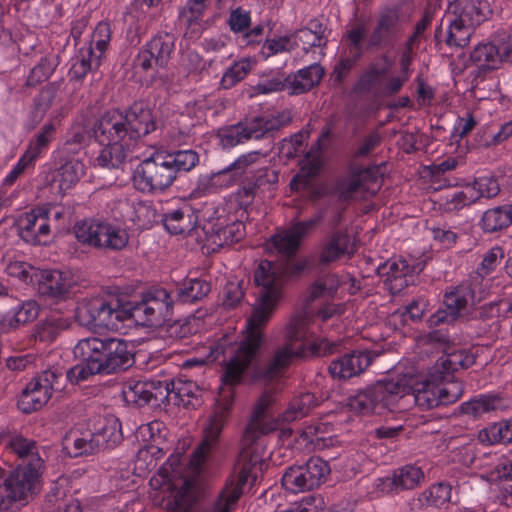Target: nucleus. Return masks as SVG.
<instances>
[{
	"label": "nucleus",
	"instance_id": "nucleus-41",
	"mask_svg": "<svg viewBox=\"0 0 512 512\" xmlns=\"http://www.w3.org/2000/svg\"><path fill=\"white\" fill-rule=\"evenodd\" d=\"M126 320L133 319L143 326H154L164 321V317L158 315L157 310L144 298L139 302L124 303Z\"/></svg>",
	"mask_w": 512,
	"mask_h": 512
},
{
	"label": "nucleus",
	"instance_id": "nucleus-45",
	"mask_svg": "<svg viewBox=\"0 0 512 512\" xmlns=\"http://www.w3.org/2000/svg\"><path fill=\"white\" fill-rule=\"evenodd\" d=\"M241 495L242 490L225 484L217 497L201 508L200 512H234Z\"/></svg>",
	"mask_w": 512,
	"mask_h": 512
},
{
	"label": "nucleus",
	"instance_id": "nucleus-9",
	"mask_svg": "<svg viewBox=\"0 0 512 512\" xmlns=\"http://www.w3.org/2000/svg\"><path fill=\"white\" fill-rule=\"evenodd\" d=\"M64 376V368L53 366L36 375L22 390L17 405L25 414L40 410L51 398L52 392L59 389V380Z\"/></svg>",
	"mask_w": 512,
	"mask_h": 512
},
{
	"label": "nucleus",
	"instance_id": "nucleus-5",
	"mask_svg": "<svg viewBox=\"0 0 512 512\" xmlns=\"http://www.w3.org/2000/svg\"><path fill=\"white\" fill-rule=\"evenodd\" d=\"M83 340L87 345L84 353L93 355L104 375L125 371L134 364L133 347L122 338L88 337Z\"/></svg>",
	"mask_w": 512,
	"mask_h": 512
},
{
	"label": "nucleus",
	"instance_id": "nucleus-24",
	"mask_svg": "<svg viewBox=\"0 0 512 512\" xmlns=\"http://www.w3.org/2000/svg\"><path fill=\"white\" fill-rule=\"evenodd\" d=\"M290 121L288 117L283 114L279 115H258L249 118H245L240 121L244 129L245 135L249 140H260L264 139L274 132L279 131L282 127L287 125Z\"/></svg>",
	"mask_w": 512,
	"mask_h": 512
},
{
	"label": "nucleus",
	"instance_id": "nucleus-49",
	"mask_svg": "<svg viewBox=\"0 0 512 512\" xmlns=\"http://www.w3.org/2000/svg\"><path fill=\"white\" fill-rule=\"evenodd\" d=\"M254 65V61L249 58H243L239 61L234 62L228 67L220 80V86L223 89H231L240 81L246 78L251 72Z\"/></svg>",
	"mask_w": 512,
	"mask_h": 512
},
{
	"label": "nucleus",
	"instance_id": "nucleus-4",
	"mask_svg": "<svg viewBox=\"0 0 512 512\" xmlns=\"http://www.w3.org/2000/svg\"><path fill=\"white\" fill-rule=\"evenodd\" d=\"M492 14L490 4L483 0H453L448 6L446 43L449 46L468 45L474 29Z\"/></svg>",
	"mask_w": 512,
	"mask_h": 512
},
{
	"label": "nucleus",
	"instance_id": "nucleus-16",
	"mask_svg": "<svg viewBox=\"0 0 512 512\" xmlns=\"http://www.w3.org/2000/svg\"><path fill=\"white\" fill-rule=\"evenodd\" d=\"M476 302L475 293L469 283H462L451 288L444 294L443 309L437 310L431 315L429 321L431 325H439L442 323H452L470 304Z\"/></svg>",
	"mask_w": 512,
	"mask_h": 512
},
{
	"label": "nucleus",
	"instance_id": "nucleus-23",
	"mask_svg": "<svg viewBox=\"0 0 512 512\" xmlns=\"http://www.w3.org/2000/svg\"><path fill=\"white\" fill-rule=\"evenodd\" d=\"M199 221V211L189 203H182L177 208L168 210L162 218L166 230L174 235L192 232Z\"/></svg>",
	"mask_w": 512,
	"mask_h": 512
},
{
	"label": "nucleus",
	"instance_id": "nucleus-2",
	"mask_svg": "<svg viewBox=\"0 0 512 512\" xmlns=\"http://www.w3.org/2000/svg\"><path fill=\"white\" fill-rule=\"evenodd\" d=\"M286 273L287 269L280 264L262 260L254 272L258 292L252 315L246 321L244 339L240 343H233L229 337L224 336L209 346L206 359L189 358L184 366H203L206 362H214L223 356V361H227L222 375L224 385L239 384L263 343V329L281 298Z\"/></svg>",
	"mask_w": 512,
	"mask_h": 512
},
{
	"label": "nucleus",
	"instance_id": "nucleus-42",
	"mask_svg": "<svg viewBox=\"0 0 512 512\" xmlns=\"http://www.w3.org/2000/svg\"><path fill=\"white\" fill-rule=\"evenodd\" d=\"M261 156L259 151H251L239 156L233 163L213 175V180L225 179V185H232L238 177L255 164Z\"/></svg>",
	"mask_w": 512,
	"mask_h": 512
},
{
	"label": "nucleus",
	"instance_id": "nucleus-35",
	"mask_svg": "<svg viewBox=\"0 0 512 512\" xmlns=\"http://www.w3.org/2000/svg\"><path fill=\"white\" fill-rule=\"evenodd\" d=\"M245 235V225L241 221L234 220L224 225L221 217L217 218V222L211 227V242L219 247L231 245L240 241Z\"/></svg>",
	"mask_w": 512,
	"mask_h": 512
},
{
	"label": "nucleus",
	"instance_id": "nucleus-12",
	"mask_svg": "<svg viewBox=\"0 0 512 512\" xmlns=\"http://www.w3.org/2000/svg\"><path fill=\"white\" fill-rule=\"evenodd\" d=\"M176 37L172 33L159 32L138 52L133 60L135 69L143 72L165 68L175 50Z\"/></svg>",
	"mask_w": 512,
	"mask_h": 512
},
{
	"label": "nucleus",
	"instance_id": "nucleus-53",
	"mask_svg": "<svg viewBox=\"0 0 512 512\" xmlns=\"http://www.w3.org/2000/svg\"><path fill=\"white\" fill-rule=\"evenodd\" d=\"M314 406V396L310 393L302 394L299 398L294 399L286 411L282 414L281 420L286 423L293 422L308 415Z\"/></svg>",
	"mask_w": 512,
	"mask_h": 512
},
{
	"label": "nucleus",
	"instance_id": "nucleus-1",
	"mask_svg": "<svg viewBox=\"0 0 512 512\" xmlns=\"http://www.w3.org/2000/svg\"><path fill=\"white\" fill-rule=\"evenodd\" d=\"M306 321L302 317L293 318L286 326L285 342L279 346L268 363L255 371V378L271 387L259 396L255 402L249 423L243 434V447L235 465L234 474L226 482L233 488L243 491L247 483L253 484L262 472L264 464L263 446L257 440L277 429L276 422L267 421L269 410L276 402L280 390V379L292 361L306 356Z\"/></svg>",
	"mask_w": 512,
	"mask_h": 512
},
{
	"label": "nucleus",
	"instance_id": "nucleus-26",
	"mask_svg": "<svg viewBox=\"0 0 512 512\" xmlns=\"http://www.w3.org/2000/svg\"><path fill=\"white\" fill-rule=\"evenodd\" d=\"M355 251L356 246L350 236L346 232L337 231L332 233L323 243L318 256V263L328 265L346 255H353Z\"/></svg>",
	"mask_w": 512,
	"mask_h": 512
},
{
	"label": "nucleus",
	"instance_id": "nucleus-64",
	"mask_svg": "<svg viewBox=\"0 0 512 512\" xmlns=\"http://www.w3.org/2000/svg\"><path fill=\"white\" fill-rule=\"evenodd\" d=\"M61 331V322L58 319H47L39 322L33 330V337L44 343L53 342Z\"/></svg>",
	"mask_w": 512,
	"mask_h": 512
},
{
	"label": "nucleus",
	"instance_id": "nucleus-34",
	"mask_svg": "<svg viewBox=\"0 0 512 512\" xmlns=\"http://www.w3.org/2000/svg\"><path fill=\"white\" fill-rule=\"evenodd\" d=\"M506 407L505 401L495 394H481L460 405L461 413L474 419L485 414L502 410Z\"/></svg>",
	"mask_w": 512,
	"mask_h": 512
},
{
	"label": "nucleus",
	"instance_id": "nucleus-47",
	"mask_svg": "<svg viewBox=\"0 0 512 512\" xmlns=\"http://www.w3.org/2000/svg\"><path fill=\"white\" fill-rule=\"evenodd\" d=\"M299 468L310 490L322 485L330 474L329 464L320 457H311Z\"/></svg>",
	"mask_w": 512,
	"mask_h": 512
},
{
	"label": "nucleus",
	"instance_id": "nucleus-27",
	"mask_svg": "<svg viewBox=\"0 0 512 512\" xmlns=\"http://www.w3.org/2000/svg\"><path fill=\"white\" fill-rule=\"evenodd\" d=\"M424 480V472L414 464H407L394 470L391 477L383 480V490L398 492L414 489Z\"/></svg>",
	"mask_w": 512,
	"mask_h": 512
},
{
	"label": "nucleus",
	"instance_id": "nucleus-20",
	"mask_svg": "<svg viewBox=\"0 0 512 512\" xmlns=\"http://www.w3.org/2000/svg\"><path fill=\"white\" fill-rule=\"evenodd\" d=\"M19 236L32 245L45 244L50 236L48 212L44 209H33L24 213L18 220Z\"/></svg>",
	"mask_w": 512,
	"mask_h": 512
},
{
	"label": "nucleus",
	"instance_id": "nucleus-55",
	"mask_svg": "<svg viewBox=\"0 0 512 512\" xmlns=\"http://www.w3.org/2000/svg\"><path fill=\"white\" fill-rule=\"evenodd\" d=\"M131 208L133 209V214L130 216V220L139 228L147 229L157 221V211L151 202H133Z\"/></svg>",
	"mask_w": 512,
	"mask_h": 512
},
{
	"label": "nucleus",
	"instance_id": "nucleus-36",
	"mask_svg": "<svg viewBox=\"0 0 512 512\" xmlns=\"http://www.w3.org/2000/svg\"><path fill=\"white\" fill-rule=\"evenodd\" d=\"M98 156L95 158V165L105 169H119L125 164L127 156L134 150L133 145L124 146L120 143L102 144Z\"/></svg>",
	"mask_w": 512,
	"mask_h": 512
},
{
	"label": "nucleus",
	"instance_id": "nucleus-62",
	"mask_svg": "<svg viewBox=\"0 0 512 512\" xmlns=\"http://www.w3.org/2000/svg\"><path fill=\"white\" fill-rule=\"evenodd\" d=\"M339 285L340 282L337 275H325L316 280L315 283L310 287L309 298L310 300H315L319 297L331 296L336 293Z\"/></svg>",
	"mask_w": 512,
	"mask_h": 512
},
{
	"label": "nucleus",
	"instance_id": "nucleus-33",
	"mask_svg": "<svg viewBox=\"0 0 512 512\" xmlns=\"http://www.w3.org/2000/svg\"><path fill=\"white\" fill-rule=\"evenodd\" d=\"M324 75L321 65L313 63L288 76L289 93L299 95L318 85Z\"/></svg>",
	"mask_w": 512,
	"mask_h": 512
},
{
	"label": "nucleus",
	"instance_id": "nucleus-54",
	"mask_svg": "<svg viewBox=\"0 0 512 512\" xmlns=\"http://www.w3.org/2000/svg\"><path fill=\"white\" fill-rule=\"evenodd\" d=\"M57 65V56L46 55L42 57L39 62L32 68L27 79V84L29 86H35L48 80L53 74Z\"/></svg>",
	"mask_w": 512,
	"mask_h": 512
},
{
	"label": "nucleus",
	"instance_id": "nucleus-7",
	"mask_svg": "<svg viewBox=\"0 0 512 512\" xmlns=\"http://www.w3.org/2000/svg\"><path fill=\"white\" fill-rule=\"evenodd\" d=\"M75 316L80 325L89 329H117L120 323L126 321L124 303L119 299L103 297L85 298L80 301Z\"/></svg>",
	"mask_w": 512,
	"mask_h": 512
},
{
	"label": "nucleus",
	"instance_id": "nucleus-31",
	"mask_svg": "<svg viewBox=\"0 0 512 512\" xmlns=\"http://www.w3.org/2000/svg\"><path fill=\"white\" fill-rule=\"evenodd\" d=\"M452 487L447 483H437L410 500V512H418L425 506L442 507L451 500Z\"/></svg>",
	"mask_w": 512,
	"mask_h": 512
},
{
	"label": "nucleus",
	"instance_id": "nucleus-58",
	"mask_svg": "<svg viewBox=\"0 0 512 512\" xmlns=\"http://www.w3.org/2000/svg\"><path fill=\"white\" fill-rule=\"evenodd\" d=\"M211 290L210 283L204 279H190L178 292L182 302H195L206 297Z\"/></svg>",
	"mask_w": 512,
	"mask_h": 512
},
{
	"label": "nucleus",
	"instance_id": "nucleus-6",
	"mask_svg": "<svg viewBox=\"0 0 512 512\" xmlns=\"http://www.w3.org/2000/svg\"><path fill=\"white\" fill-rule=\"evenodd\" d=\"M73 233L81 244L105 251H121L129 242L124 228L95 218L76 222Z\"/></svg>",
	"mask_w": 512,
	"mask_h": 512
},
{
	"label": "nucleus",
	"instance_id": "nucleus-3",
	"mask_svg": "<svg viewBox=\"0 0 512 512\" xmlns=\"http://www.w3.org/2000/svg\"><path fill=\"white\" fill-rule=\"evenodd\" d=\"M198 162V154L191 149L154 152L137 165L133 174L134 187L142 193L163 192L179 173L192 170Z\"/></svg>",
	"mask_w": 512,
	"mask_h": 512
},
{
	"label": "nucleus",
	"instance_id": "nucleus-19",
	"mask_svg": "<svg viewBox=\"0 0 512 512\" xmlns=\"http://www.w3.org/2000/svg\"><path fill=\"white\" fill-rule=\"evenodd\" d=\"M5 449L14 455L16 467H23L35 472H42L44 460L42 459L37 442L20 434L8 435L5 440Z\"/></svg>",
	"mask_w": 512,
	"mask_h": 512
},
{
	"label": "nucleus",
	"instance_id": "nucleus-60",
	"mask_svg": "<svg viewBox=\"0 0 512 512\" xmlns=\"http://www.w3.org/2000/svg\"><path fill=\"white\" fill-rule=\"evenodd\" d=\"M295 49V42L291 33L272 39H267L261 47V54L269 58L279 53L291 52Z\"/></svg>",
	"mask_w": 512,
	"mask_h": 512
},
{
	"label": "nucleus",
	"instance_id": "nucleus-17",
	"mask_svg": "<svg viewBox=\"0 0 512 512\" xmlns=\"http://www.w3.org/2000/svg\"><path fill=\"white\" fill-rule=\"evenodd\" d=\"M93 135L99 144L120 143L132 145L123 112L111 109L104 112L93 125Z\"/></svg>",
	"mask_w": 512,
	"mask_h": 512
},
{
	"label": "nucleus",
	"instance_id": "nucleus-61",
	"mask_svg": "<svg viewBox=\"0 0 512 512\" xmlns=\"http://www.w3.org/2000/svg\"><path fill=\"white\" fill-rule=\"evenodd\" d=\"M475 363V357L465 350L454 351L441 358V364L447 372L467 369Z\"/></svg>",
	"mask_w": 512,
	"mask_h": 512
},
{
	"label": "nucleus",
	"instance_id": "nucleus-46",
	"mask_svg": "<svg viewBox=\"0 0 512 512\" xmlns=\"http://www.w3.org/2000/svg\"><path fill=\"white\" fill-rule=\"evenodd\" d=\"M478 440L487 445L512 443V419L490 424L478 433Z\"/></svg>",
	"mask_w": 512,
	"mask_h": 512
},
{
	"label": "nucleus",
	"instance_id": "nucleus-32",
	"mask_svg": "<svg viewBox=\"0 0 512 512\" xmlns=\"http://www.w3.org/2000/svg\"><path fill=\"white\" fill-rule=\"evenodd\" d=\"M87 345L83 339L79 340L74 347V355L78 357L81 362L71 367L69 370H64V375L71 383H79L80 381L88 379L90 376L95 374H102L100 368L97 367L93 355H86L84 349Z\"/></svg>",
	"mask_w": 512,
	"mask_h": 512
},
{
	"label": "nucleus",
	"instance_id": "nucleus-43",
	"mask_svg": "<svg viewBox=\"0 0 512 512\" xmlns=\"http://www.w3.org/2000/svg\"><path fill=\"white\" fill-rule=\"evenodd\" d=\"M172 401L176 405L195 408L200 404V389L190 380H171Z\"/></svg>",
	"mask_w": 512,
	"mask_h": 512
},
{
	"label": "nucleus",
	"instance_id": "nucleus-8",
	"mask_svg": "<svg viewBox=\"0 0 512 512\" xmlns=\"http://www.w3.org/2000/svg\"><path fill=\"white\" fill-rule=\"evenodd\" d=\"M404 388L395 380L379 381L366 389L357 391L349 397V408L363 415L382 413L384 410L397 409Z\"/></svg>",
	"mask_w": 512,
	"mask_h": 512
},
{
	"label": "nucleus",
	"instance_id": "nucleus-28",
	"mask_svg": "<svg viewBox=\"0 0 512 512\" xmlns=\"http://www.w3.org/2000/svg\"><path fill=\"white\" fill-rule=\"evenodd\" d=\"M40 307L34 300H26L6 312L0 320V330L8 333L22 325L34 321L39 314Z\"/></svg>",
	"mask_w": 512,
	"mask_h": 512
},
{
	"label": "nucleus",
	"instance_id": "nucleus-63",
	"mask_svg": "<svg viewBox=\"0 0 512 512\" xmlns=\"http://www.w3.org/2000/svg\"><path fill=\"white\" fill-rule=\"evenodd\" d=\"M165 426L161 421H152L150 423L141 425L138 428L137 434L138 437L142 439V441L150 443L152 449H157L158 452H161V449L156 446L159 444L160 440L164 438Z\"/></svg>",
	"mask_w": 512,
	"mask_h": 512
},
{
	"label": "nucleus",
	"instance_id": "nucleus-56",
	"mask_svg": "<svg viewBox=\"0 0 512 512\" xmlns=\"http://www.w3.org/2000/svg\"><path fill=\"white\" fill-rule=\"evenodd\" d=\"M55 132L56 126L53 122L45 123L35 138L29 142L25 152L36 160L42 151L47 149L55 135Z\"/></svg>",
	"mask_w": 512,
	"mask_h": 512
},
{
	"label": "nucleus",
	"instance_id": "nucleus-13",
	"mask_svg": "<svg viewBox=\"0 0 512 512\" xmlns=\"http://www.w3.org/2000/svg\"><path fill=\"white\" fill-rule=\"evenodd\" d=\"M366 36L367 28L364 23H355L343 35L342 41L345 45L343 54L331 74V79L335 84H342L364 55V39Z\"/></svg>",
	"mask_w": 512,
	"mask_h": 512
},
{
	"label": "nucleus",
	"instance_id": "nucleus-25",
	"mask_svg": "<svg viewBox=\"0 0 512 512\" xmlns=\"http://www.w3.org/2000/svg\"><path fill=\"white\" fill-rule=\"evenodd\" d=\"M370 363L369 353L353 351L333 360L329 365V372L333 378L350 379L364 372Z\"/></svg>",
	"mask_w": 512,
	"mask_h": 512
},
{
	"label": "nucleus",
	"instance_id": "nucleus-22",
	"mask_svg": "<svg viewBox=\"0 0 512 512\" xmlns=\"http://www.w3.org/2000/svg\"><path fill=\"white\" fill-rule=\"evenodd\" d=\"M377 271L380 276L386 277L385 282L389 284L390 290L399 293L413 282L414 275L420 272L421 268L419 264L411 265L400 257L381 264Z\"/></svg>",
	"mask_w": 512,
	"mask_h": 512
},
{
	"label": "nucleus",
	"instance_id": "nucleus-30",
	"mask_svg": "<svg viewBox=\"0 0 512 512\" xmlns=\"http://www.w3.org/2000/svg\"><path fill=\"white\" fill-rule=\"evenodd\" d=\"M38 281V291L42 296L60 299L69 293L71 281L68 275L58 270L43 271L35 276Z\"/></svg>",
	"mask_w": 512,
	"mask_h": 512
},
{
	"label": "nucleus",
	"instance_id": "nucleus-39",
	"mask_svg": "<svg viewBox=\"0 0 512 512\" xmlns=\"http://www.w3.org/2000/svg\"><path fill=\"white\" fill-rule=\"evenodd\" d=\"M85 171L86 167L82 161L71 159L57 169L54 181L58 183L59 190L65 194L80 181Z\"/></svg>",
	"mask_w": 512,
	"mask_h": 512
},
{
	"label": "nucleus",
	"instance_id": "nucleus-21",
	"mask_svg": "<svg viewBox=\"0 0 512 512\" xmlns=\"http://www.w3.org/2000/svg\"><path fill=\"white\" fill-rule=\"evenodd\" d=\"M131 144L136 147L139 140L157 128L152 110L143 102L132 104L123 112Z\"/></svg>",
	"mask_w": 512,
	"mask_h": 512
},
{
	"label": "nucleus",
	"instance_id": "nucleus-48",
	"mask_svg": "<svg viewBox=\"0 0 512 512\" xmlns=\"http://www.w3.org/2000/svg\"><path fill=\"white\" fill-rule=\"evenodd\" d=\"M150 381L129 380L122 389V394L127 403L144 406L151 402Z\"/></svg>",
	"mask_w": 512,
	"mask_h": 512
},
{
	"label": "nucleus",
	"instance_id": "nucleus-44",
	"mask_svg": "<svg viewBox=\"0 0 512 512\" xmlns=\"http://www.w3.org/2000/svg\"><path fill=\"white\" fill-rule=\"evenodd\" d=\"M471 60L480 68L495 69L501 61H507L503 54V45L497 47L493 43L477 45L470 55Z\"/></svg>",
	"mask_w": 512,
	"mask_h": 512
},
{
	"label": "nucleus",
	"instance_id": "nucleus-15",
	"mask_svg": "<svg viewBox=\"0 0 512 512\" xmlns=\"http://www.w3.org/2000/svg\"><path fill=\"white\" fill-rule=\"evenodd\" d=\"M381 181L375 167L355 171L339 184V197L345 201L367 199L380 189Z\"/></svg>",
	"mask_w": 512,
	"mask_h": 512
},
{
	"label": "nucleus",
	"instance_id": "nucleus-14",
	"mask_svg": "<svg viewBox=\"0 0 512 512\" xmlns=\"http://www.w3.org/2000/svg\"><path fill=\"white\" fill-rule=\"evenodd\" d=\"M401 32L399 10L393 7L384 8L376 16L375 24L364 43V51L393 47Z\"/></svg>",
	"mask_w": 512,
	"mask_h": 512
},
{
	"label": "nucleus",
	"instance_id": "nucleus-38",
	"mask_svg": "<svg viewBox=\"0 0 512 512\" xmlns=\"http://www.w3.org/2000/svg\"><path fill=\"white\" fill-rule=\"evenodd\" d=\"M93 434L98 439L100 450L113 448L123 438L121 422L115 416H107L100 421Z\"/></svg>",
	"mask_w": 512,
	"mask_h": 512
},
{
	"label": "nucleus",
	"instance_id": "nucleus-40",
	"mask_svg": "<svg viewBox=\"0 0 512 512\" xmlns=\"http://www.w3.org/2000/svg\"><path fill=\"white\" fill-rule=\"evenodd\" d=\"M101 59L92 47L79 49L78 54L72 59V65L68 76L71 81H81L92 70L100 66Z\"/></svg>",
	"mask_w": 512,
	"mask_h": 512
},
{
	"label": "nucleus",
	"instance_id": "nucleus-37",
	"mask_svg": "<svg viewBox=\"0 0 512 512\" xmlns=\"http://www.w3.org/2000/svg\"><path fill=\"white\" fill-rule=\"evenodd\" d=\"M484 232L501 231L512 224V202L486 210L480 220Z\"/></svg>",
	"mask_w": 512,
	"mask_h": 512
},
{
	"label": "nucleus",
	"instance_id": "nucleus-52",
	"mask_svg": "<svg viewBox=\"0 0 512 512\" xmlns=\"http://www.w3.org/2000/svg\"><path fill=\"white\" fill-rule=\"evenodd\" d=\"M274 248L285 256H291L298 250L302 238L293 231V227L275 234L271 238Z\"/></svg>",
	"mask_w": 512,
	"mask_h": 512
},
{
	"label": "nucleus",
	"instance_id": "nucleus-29",
	"mask_svg": "<svg viewBox=\"0 0 512 512\" xmlns=\"http://www.w3.org/2000/svg\"><path fill=\"white\" fill-rule=\"evenodd\" d=\"M327 27L319 19H312L306 27L291 33L295 42V48L301 46L305 52L313 47H325L327 45Z\"/></svg>",
	"mask_w": 512,
	"mask_h": 512
},
{
	"label": "nucleus",
	"instance_id": "nucleus-57",
	"mask_svg": "<svg viewBox=\"0 0 512 512\" xmlns=\"http://www.w3.org/2000/svg\"><path fill=\"white\" fill-rule=\"evenodd\" d=\"M468 186L474 194L475 202L481 198H494L500 192V186L497 179L493 176H482L476 178Z\"/></svg>",
	"mask_w": 512,
	"mask_h": 512
},
{
	"label": "nucleus",
	"instance_id": "nucleus-11",
	"mask_svg": "<svg viewBox=\"0 0 512 512\" xmlns=\"http://www.w3.org/2000/svg\"><path fill=\"white\" fill-rule=\"evenodd\" d=\"M41 473L16 467L0 485V511L13 512L26 504Z\"/></svg>",
	"mask_w": 512,
	"mask_h": 512
},
{
	"label": "nucleus",
	"instance_id": "nucleus-51",
	"mask_svg": "<svg viewBox=\"0 0 512 512\" xmlns=\"http://www.w3.org/2000/svg\"><path fill=\"white\" fill-rule=\"evenodd\" d=\"M387 73V68L369 67L360 77L357 83V89L361 92L381 95L382 79Z\"/></svg>",
	"mask_w": 512,
	"mask_h": 512
},
{
	"label": "nucleus",
	"instance_id": "nucleus-10",
	"mask_svg": "<svg viewBox=\"0 0 512 512\" xmlns=\"http://www.w3.org/2000/svg\"><path fill=\"white\" fill-rule=\"evenodd\" d=\"M233 402L234 393L232 389L229 388L226 390L223 388L217 401L215 411L204 430L203 440L192 454L190 466L193 469H198L204 462L205 457L217 446Z\"/></svg>",
	"mask_w": 512,
	"mask_h": 512
},
{
	"label": "nucleus",
	"instance_id": "nucleus-50",
	"mask_svg": "<svg viewBox=\"0 0 512 512\" xmlns=\"http://www.w3.org/2000/svg\"><path fill=\"white\" fill-rule=\"evenodd\" d=\"M143 298L152 305L158 315H161L166 320L173 308V299L170 293L162 287H153L144 293Z\"/></svg>",
	"mask_w": 512,
	"mask_h": 512
},
{
	"label": "nucleus",
	"instance_id": "nucleus-18",
	"mask_svg": "<svg viewBox=\"0 0 512 512\" xmlns=\"http://www.w3.org/2000/svg\"><path fill=\"white\" fill-rule=\"evenodd\" d=\"M404 388L398 410L407 409L412 403L422 410H429L440 405L438 384L424 381L408 384L405 380H395Z\"/></svg>",
	"mask_w": 512,
	"mask_h": 512
},
{
	"label": "nucleus",
	"instance_id": "nucleus-59",
	"mask_svg": "<svg viewBox=\"0 0 512 512\" xmlns=\"http://www.w3.org/2000/svg\"><path fill=\"white\" fill-rule=\"evenodd\" d=\"M110 40V25L107 22L101 21L93 30L88 47H92L93 50L96 49V55H99V58L101 59L110 44Z\"/></svg>",
	"mask_w": 512,
	"mask_h": 512
}]
</instances>
